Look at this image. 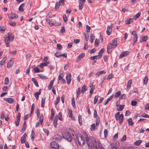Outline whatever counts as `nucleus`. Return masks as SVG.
Masks as SVG:
<instances>
[{"label":"nucleus","instance_id":"obj_1","mask_svg":"<svg viewBox=\"0 0 149 149\" xmlns=\"http://www.w3.org/2000/svg\"><path fill=\"white\" fill-rule=\"evenodd\" d=\"M84 137L85 138L86 143L89 149H105L101 144L100 141L98 140H95L93 137H88L86 133L84 132Z\"/></svg>","mask_w":149,"mask_h":149},{"label":"nucleus","instance_id":"obj_2","mask_svg":"<svg viewBox=\"0 0 149 149\" xmlns=\"http://www.w3.org/2000/svg\"><path fill=\"white\" fill-rule=\"evenodd\" d=\"M67 132H63L62 134L63 137L67 141L71 142L74 136V132L70 128L67 129Z\"/></svg>","mask_w":149,"mask_h":149},{"label":"nucleus","instance_id":"obj_3","mask_svg":"<svg viewBox=\"0 0 149 149\" xmlns=\"http://www.w3.org/2000/svg\"><path fill=\"white\" fill-rule=\"evenodd\" d=\"M77 140L78 141L79 144L83 146L84 145V140L83 138L81 136H79L77 137Z\"/></svg>","mask_w":149,"mask_h":149},{"label":"nucleus","instance_id":"obj_4","mask_svg":"<svg viewBox=\"0 0 149 149\" xmlns=\"http://www.w3.org/2000/svg\"><path fill=\"white\" fill-rule=\"evenodd\" d=\"M114 45H112L111 43H109L107 46V52L109 54L112 51V48H115Z\"/></svg>","mask_w":149,"mask_h":149},{"label":"nucleus","instance_id":"obj_5","mask_svg":"<svg viewBox=\"0 0 149 149\" xmlns=\"http://www.w3.org/2000/svg\"><path fill=\"white\" fill-rule=\"evenodd\" d=\"M50 144L52 149H55L59 148L58 144L54 141L51 142Z\"/></svg>","mask_w":149,"mask_h":149},{"label":"nucleus","instance_id":"obj_6","mask_svg":"<svg viewBox=\"0 0 149 149\" xmlns=\"http://www.w3.org/2000/svg\"><path fill=\"white\" fill-rule=\"evenodd\" d=\"M18 17V15L15 13H12L10 14V16H8V18L11 19H16Z\"/></svg>","mask_w":149,"mask_h":149},{"label":"nucleus","instance_id":"obj_7","mask_svg":"<svg viewBox=\"0 0 149 149\" xmlns=\"http://www.w3.org/2000/svg\"><path fill=\"white\" fill-rule=\"evenodd\" d=\"M113 24H111L110 26H107L106 32L107 34L108 35H110L111 33L112 32V28L113 27Z\"/></svg>","mask_w":149,"mask_h":149},{"label":"nucleus","instance_id":"obj_8","mask_svg":"<svg viewBox=\"0 0 149 149\" xmlns=\"http://www.w3.org/2000/svg\"><path fill=\"white\" fill-rule=\"evenodd\" d=\"M129 52L127 51L122 52L120 54L119 58H121L123 57L126 56L129 54Z\"/></svg>","mask_w":149,"mask_h":149},{"label":"nucleus","instance_id":"obj_9","mask_svg":"<svg viewBox=\"0 0 149 149\" xmlns=\"http://www.w3.org/2000/svg\"><path fill=\"white\" fill-rule=\"evenodd\" d=\"M4 42L5 44L6 45V46L7 47H8L10 46V45H9V42L10 41H11L10 40V39L8 38L6 36H5L4 37Z\"/></svg>","mask_w":149,"mask_h":149},{"label":"nucleus","instance_id":"obj_10","mask_svg":"<svg viewBox=\"0 0 149 149\" xmlns=\"http://www.w3.org/2000/svg\"><path fill=\"white\" fill-rule=\"evenodd\" d=\"M3 100L5 101L10 104L13 103L14 102V99L11 98H3Z\"/></svg>","mask_w":149,"mask_h":149},{"label":"nucleus","instance_id":"obj_11","mask_svg":"<svg viewBox=\"0 0 149 149\" xmlns=\"http://www.w3.org/2000/svg\"><path fill=\"white\" fill-rule=\"evenodd\" d=\"M71 74H67L66 77V79L67 80V83L69 85L71 82Z\"/></svg>","mask_w":149,"mask_h":149},{"label":"nucleus","instance_id":"obj_12","mask_svg":"<svg viewBox=\"0 0 149 149\" xmlns=\"http://www.w3.org/2000/svg\"><path fill=\"white\" fill-rule=\"evenodd\" d=\"M27 134L26 133H25L23 136H22L21 137V143H23L26 142L25 140L27 136Z\"/></svg>","mask_w":149,"mask_h":149},{"label":"nucleus","instance_id":"obj_13","mask_svg":"<svg viewBox=\"0 0 149 149\" xmlns=\"http://www.w3.org/2000/svg\"><path fill=\"white\" fill-rule=\"evenodd\" d=\"M13 60L12 59L10 60L7 63V68H10L13 65Z\"/></svg>","mask_w":149,"mask_h":149},{"label":"nucleus","instance_id":"obj_14","mask_svg":"<svg viewBox=\"0 0 149 149\" xmlns=\"http://www.w3.org/2000/svg\"><path fill=\"white\" fill-rule=\"evenodd\" d=\"M53 139L58 141H60L62 139V137L59 135L56 134L54 136Z\"/></svg>","mask_w":149,"mask_h":149},{"label":"nucleus","instance_id":"obj_15","mask_svg":"<svg viewBox=\"0 0 149 149\" xmlns=\"http://www.w3.org/2000/svg\"><path fill=\"white\" fill-rule=\"evenodd\" d=\"M11 41H13L14 38V35L11 33H8V35H6Z\"/></svg>","mask_w":149,"mask_h":149},{"label":"nucleus","instance_id":"obj_16","mask_svg":"<svg viewBox=\"0 0 149 149\" xmlns=\"http://www.w3.org/2000/svg\"><path fill=\"white\" fill-rule=\"evenodd\" d=\"M79 9L81 10L83 8V3H84V0H79Z\"/></svg>","mask_w":149,"mask_h":149},{"label":"nucleus","instance_id":"obj_17","mask_svg":"<svg viewBox=\"0 0 149 149\" xmlns=\"http://www.w3.org/2000/svg\"><path fill=\"white\" fill-rule=\"evenodd\" d=\"M68 113L69 114V117L71 118L73 120H75V118L73 116L72 110L71 109L68 110Z\"/></svg>","mask_w":149,"mask_h":149},{"label":"nucleus","instance_id":"obj_18","mask_svg":"<svg viewBox=\"0 0 149 149\" xmlns=\"http://www.w3.org/2000/svg\"><path fill=\"white\" fill-rule=\"evenodd\" d=\"M148 37L146 36H142L140 39V42H146L148 40Z\"/></svg>","mask_w":149,"mask_h":149},{"label":"nucleus","instance_id":"obj_19","mask_svg":"<svg viewBox=\"0 0 149 149\" xmlns=\"http://www.w3.org/2000/svg\"><path fill=\"white\" fill-rule=\"evenodd\" d=\"M117 38H116L113 39L111 43V44L112 45H115V47L116 48L117 46Z\"/></svg>","mask_w":149,"mask_h":149},{"label":"nucleus","instance_id":"obj_20","mask_svg":"<svg viewBox=\"0 0 149 149\" xmlns=\"http://www.w3.org/2000/svg\"><path fill=\"white\" fill-rule=\"evenodd\" d=\"M41 89H40L39 90V92H36L34 94L35 97H36L37 100H38V95L40 94L41 93Z\"/></svg>","mask_w":149,"mask_h":149},{"label":"nucleus","instance_id":"obj_21","mask_svg":"<svg viewBox=\"0 0 149 149\" xmlns=\"http://www.w3.org/2000/svg\"><path fill=\"white\" fill-rule=\"evenodd\" d=\"M123 114H121L118 116V119L120 124H121L123 121Z\"/></svg>","mask_w":149,"mask_h":149},{"label":"nucleus","instance_id":"obj_22","mask_svg":"<svg viewBox=\"0 0 149 149\" xmlns=\"http://www.w3.org/2000/svg\"><path fill=\"white\" fill-rule=\"evenodd\" d=\"M58 119V116L57 115H56L55 117V118L53 122V125L55 127H56Z\"/></svg>","mask_w":149,"mask_h":149},{"label":"nucleus","instance_id":"obj_23","mask_svg":"<svg viewBox=\"0 0 149 149\" xmlns=\"http://www.w3.org/2000/svg\"><path fill=\"white\" fill-rule=\"evenodd\" d=\"M102 56L101 55H96L94 56H92L91 58L92 60H94L95 59H97L98 58H101Z\"/></svg>","mask_w":149,"mask_h":149},{"label":"nucleus","instance_id":"obj_24","mask_svg":"<svg viewBox=\"0 0 149 149\" xmlns=\"http://www.w3.org/2000/svg\"><path fill=\"white\" fill-rule=\"evenodd\" d=\"M46 21L47 22V23L49 24V25L50 26L52 27L54 26V21H53V22H52V21H51L49 19H46Z\"/></svg>","mask_w":149,"mask_h":149},{"label":"nucleus","instance_id":"obj_25","mask_svg":"<svg viewBox=\"0 0 149 149\" xmlns=\"http://www.w3.org/2000/svg\"><path fill=\"white\" fill-rule=\"evenodd\" d=\"M84 57V53H83L80 54L77 57V61H79L81 60V59L83 58Z\"/></svg>","mask_w":149,"mask_h":149},{"label":"nucleus","instance_id":"obj_26","mask_svg":"<svg viewBox=\"0 0 149 149\" xmlns=\"http://www.w3.org/2000/svg\"><path fill=\"white\" fill-rule=\"evenodd\" d=\"M37 75L40 78L42 79H47L48 78V77L47 76L42 74H38Z\"/></svg>","mask_w":149,"mask_h":149},{"label":"nucleus","instance_id":"obj_27","mask_svg":"<svg viewBox=\"0 0 149 149\" xmlns=\"http://www.w3.org/2000/svg\"><path fill=\"white\" fill-rule=\"evenodd\" d=\"M45 101V97L42 98V100H41V107L42 108H43L44 107Z\"/></svg>","mask_w":149,"mask_h":149},{"label":"nucleus","instance_id":"obj_28","mask_svg":"<svg viewBox=\"0 0 149 149\" xmlns=\"http://www.w3.org/2000/svg\"><path fill=\"white\" fill-rule=\"evenodd\" d=\"M132 82V80L131 79L129 80L127 82V87L128 90H129L131 87Z\"/></svg>","mask_w":149,"mask_h":149},{"label":"nucleus","instance_id":"obj_29","mask_svg":"<svg viewBox=\"0 0 149 149\" xmlns=\"http://www.w3.org/2000/svg\"><path fill=\"white\" fill-rule=\"evenodd\" d=\"M32 81H33V82L35 85L37 87H38L39 86L38 84V82L34 78H33L31 79Z\"/></svg>","mask_w":149,"mask_h":149},{"label":"nucleus","instance_id":"obj_30","mask_svg":"<svg viewBox=\"0 0 149 149\" xmlns=\"http://www.w3.org/2000/svg\"><path fill=\"white\" fill-rule=\"evenodd\" d=\"M141 14V13L140 12H139L137 14L135 15L134 16V19L135 20H136L140 16Z\"/></svg>","mask_w":149,"mask_h":149},{"label":"nucleus","instance_id":"obj_31","mask_svg":"<svg viewBox=\"0 0 149 149\" xmlns=\"http://www.w3.org/2000/svg\"><path fill=\"white\" fill-rule=\"evenodd\" d=\"M133 20L132 18H130L125 21V24H130L133 22Z\"/></svg>","mask_w":149,"mask_h":149},{"label":"nucleus","instance_id":"obj_32","mask_svg":"<svg viewBox=\"0 0 149 149\" xmlns=\"http://www.w3.org/2000/svg\"><path fill=\"white\" fill-rule=\"evenodd\" d=\"M24 6V4L23 3L19 7V9L20 11L23 12L24 10V9L23 8V7Z\"/></svg>","mask_w":149,"mask_h":149},{"label":"nucleus","instance_id":"obj_33","mask_svg":"<svg viewBox=\"0 0 149 149\" xmlns=\"http://www.w3.org/2000/svg\"><path fill=\"white\" fill-rule=\"evenodd\" d=\"M138 37L137 35H135V36H134L133 39V45H134L135 43L137 41Z\"/></svg>","mask_w":149,"mask_h":149},{"label":"nucleus","instance_id":"obj_34","mask_svg":"<svg viewBox=\"0 0 149 149\" xmlns=\"http://www.w3.org/2000/svg\"><path fill=\"white\" fill-rule=\"evenodd\" d=\"M128 125H133L134 123L132 121V118H130L127 120Z\"/></svg>","mask_w":149,"mask_h":149},{"label":"nucleus","instance_id":"obj_35","mask_svg":"<svg viewBox=\"0 0 149 149\" xmlns=\"http://www.w3.org/2000/svg\"><path fill=\"white\" fill-rule=\"evenodd\" d=\"M6 57H4L3 59H2L0 62V65H2L4 64L5 61L6 60Z\"/></svg>","mask_w":149,"mask_h":149},{"label":"nucleus","instance_id":"obj_36","mask_svg":"<svg viewBox=\"0 0 149 149\" xmlns=\"http://www.w3.org/2000/svg\"><path fill=\"white\" fill-rule=\"evenodd\" d=\"M90 87H91V89L90 91V96H91L93 93V90L95 88L93 86L92 84H91V86H90Z\"/></svg>","mask_w":149,"mask_h":149},{"label":"nucleus","instance_id":"obj_37","mask_svg":"<svg viewBox=\"0 0 149 149\" xmlns=\"http://www.w3.org/2000/svg\"><path fill=\"white\" fill-rule=\"evenodd\" d=\"M148 79L147 76L145 77L144 78L143 80V84L144 85H146L147 84Z\"/></svg>","mask_w":149,"mask_h":149},{"label":"nucleus","instance_id":"obj_38","mask_svg":"<svg viewBox=\"0 0 149 149\" xmlns=\"http://www.w3.org/2000/svg\"><path fill=\"white\" fill-rule=\"evenodd\" d=\"M95 128V123L91 125L90 129L91 131L94 130Z\"/></svg>","mask_w":149,"mask_h":149},{"label":"nucleus","instance_id":"obj_39","mask_svg":"<svg viewBox=\"0 0 149 149\" xmlns=\"http://www.w3.org/2000/svg\"><path fill=\"white\" fill-rule=\"evenodd\" d=\"M81 93V90L80 88H78L76 93V95L77 97H78L79 96Z\"/></svg>","mask_w":149,"mask_h":149},{"label":"nucleus","instance_id":"obj_40","mask_svg":"<svg viewBox=\"0 0 149 149\" xmlns=\"http://www.w3.org/2000/svg\"><path fill=\"white\" fill-rule=\"evenodd\" d=\"M78 120L79 123L80 125H81L82 121L81 119V116L80 114H79V115Z\"/></svg>","mask_w":149,"mask_h":149},{"label":"nucleus","instance_id":"obj_41","mask_svg":"<svg viewBox=\"0 0 149 149\" xmlns=\"http://www.w3.org/2000/svg\"><path fill=\"white\" fill-rule=\"evenodd\" d=\"M72 104L74 108L75 107V100L74 97H73L72 99Z\"/></svg>","mask_w":149,"mask_h":149},{"label":"nucleus","instance_id":"obj_42","mask_svg":"<svg viewBox=\"0 0 149 149\" xmlns=\"http://www.w3.org/2000/svg\"><path fill=\"white\" fill-rule=\"evenodd\" d=\"M34 104L33 103L31 107V111L30 113V116L33 113V112L34 110Z\"/></svg>","mask_w":149,"mask_h":149},{"label":"nucleus","instance_id":"obj_43","mask_svg":"<svg viewBox=\"0 0 149 149\" xmlns=\"http://www.w3.org/2000/svg\"><path fill=\"white\" fill-rule=\"evenodd\" d=\"M34 132L33 130H32L31 132V139H32V140L33 141V139L34 138Z\"/></svg>","mask_w":149,"mask_h":149},{"label":"nucleus","instance_id":"obj_44","mask_svg":"<svg viewBox=\"0 0 149 149\" xmlns=\"http://www.w3.org/2000/svg\"><path fill=\"white\" fill-rule=\"evenodd\" d=\"M99 97V96L98 95H96L95 96L94 100V104H95L97 102L98 100V99Z\"/></svg>","mask_w":149,"mask_h":149},{"label":"nucleus","instance_id":"obj_45","mask_svg":"<svg viewBox=\"0 0 149 149\" xmlns=\"http://www.w3.org/2000/svg\"><path fill=\"white\" fill-rule=\"evenodd\" d=\"M105 73V72L104 70L101 71H100V72L97 73L95 75L96 76H99V75H101L103 73Z\"/></svg>","mask_w":149,"mask_h":149},{"label":"nucleus","instance_id":"obj_46","mask_svg":"<svg viewBox=\"0 0 149 149\" xmlns=\"http://www.w3.org/2000/svg\"><path fill=\"white\" fill-rule=\"evenodd\" d=\"M121 93V91H118L115 93L114 95V97H118L120 95Z\"/></svg>","mask_w":149,"mask_h":149},{"label":"nucleus","instance_id":"obj_47","mask_svg":"<svg viewBox=\"0 0 149 149\" xmlns=\"http://www.w3.org/2000/svg\"><path fill=\"white\" fill-rule=\"evenodd\" d=\"M142 142L141 140H138L136 141L134 143V144L136 146H139Z\"/></svg>","mask_w":149,"mask_h":149},{"label":"nucleus","instance_id":"obj_48","mask_svg":"<svg viewBox=\"0 0 149 149\" xmlns=\"http://www.w3.org/2000/svg\"><path fill=\"white\" fill-rule=\"evenodd\" d=\"M64 75L63 74V73H60V75L58 77V80H61L63 79V77Z\"/></svg>","mask_w":149,"mask_h":149},{"label":"nucleus","instance_id":"obj_49","mask_svg":"<svg viewBox=\"0 0 149 149\" xmlns=\"http://www.w3.org/2000/svg\"><path fill=\"white\" fill-rule=\"evenodd\" d=\"M9 79L7 77H6L5 79L4 84L5 85H8L9 83Z\"/></svg>","mask_w":149,"mask_h":149},{"label":"nucleus","instance_id":"obj_50","mask_svg":"<svg viewBox=\"0 0 149 149\" xmlns=\"http://www.w3.org/2000/svg\"><path fill=\"white\" fill-rule=\"evenodd\" d=\"M53 83L50 82L48 87L49 90H51V89L53 87Z\"/></svg>","mask_w":149,"mask_h":149},{"label":"nucleus","instance_id":"obj_51","mask_svg":"<svg viewBox=\"0 0 149 149\" xmlns=\"http://www.w3.org/2000/svg\"><path fill=\"white\" fill-rule=\"evenodd\" d=\"M100 42V41L99 40H97V39H96L95 41V46L96 47L97 46L99 45Z\"/></svg>","mask_w":149,"mask_h":149},{"label":"nucleus","instance_id":"obj_52","mask_svg":"<svg viewBox=\"0 0 149 149\" xmlns=\"http://www.w3.org/2000/svg\"><path fill=\"white\" fill-rule=\"evenodd\" d=\"M95 39V37L94 36L93 34H91V43H92L94 39Z\"/></svg>","mask_w":149,"mask_h":149},{"label":"nucleus","instance_id":"obj_53","mask_svg":"<svg viewBox=\"0 0 149 149\" xmlns=\"http://www.w3.org/2000/svg\"><path fill=\"white\" fill-rule=\"evenodd\" d=\"M33 70L36 73L39 72H40V70L37 67L33 68Z\"/></svg>","mask_w":149,"mask_h":149},{"label":"nucleus","instance_id":"obj_54","mask_svg":"<svg viewBox=\"0 0 149 149\" xmlns=\"http://www.w3.org/2000/svg\"><path fill=\"white\" fill-rule=\"evenodd\" d=\"M125 105H120L119 106V109L118 110L119 111H122L124 109Z\"/></svg>","mask_w":149,"mask_h":149},{"label":"nucleus","instance_id":"obj_55","mask_svg":"<svg viewBox=\"0 0 149 149\" xmlns=\"http://www.w3.org/2000/svg\"><path fill=\"white\" fill-rule=\"evenodd\" d=\"M44 66H46V64L45 63H40L39 65V67L41 68H42Z\"/></svg>","mask_w":149,"mask_h":149},{"label":"nucleus","instance_id":"obj_56","mask_svg":"<svg viewBox=\"0 0 149 149\" xmlns=\"http://www.w3.org/2000/svg\"><path fill=\"white\" fill-rule=\"evenodd\" d=\"M86 32L88 33L89 32L91 29V27L88 25H86Z\"/></svg>","mask_w":149,"mask_h":149},{"label":"nucleus","instance_id":"obj_57","mask_svg":"<svg viewBox=\"0 0 149 149\" xmlns=\"http://www.w3.org/2000/svg\"><path fill=\"white\" fill-rule=\"evenodd\" d=\"M63 19H64V20L65 22H66L68 21V18L67 16L65 14H64L63 15Z\"/></svg>","mask_w":149,"mask_h":149},{"label":"nucleus","instance_id":"obj_58","mask_svg":"<svg viewBox=\"0 0 149 149\" xmlns=\"http://www.w3.org/2000/svg\"><path fill=\"white\" fill-rule=\"evenodd\" d=\"M60 101V99L59 98H57L54 102V104L55 105H56Z\"/></svg>","mask_w":149,"mask_h":149},{"label":"nucleus","instance_id":"obj_59","mask_svg":"<svg viewBox=\"0 0 149 149\" xmlns=\"http://www.w3.org/2000/svg\"><path fill=\"white\" fill-rule=\"evenodd\" d=\"M58 118L59 119L62 121L63 120L62 119V116L61 113V112H59L58 113Z\"/></svg>","mask_w":149,"mask_h":149},{"label":"nucleus","instance_id":"obj_60","mask_svg":"<svg viewBox=\"0 0 149 149\" xmlns=\"http://www.w3.org/2000/svg\"><path fill=\"white\" fill-rule=\"evenodd\" d=\"M120 115V113L119 112H117L115 115V117L117 120H119L118 116Z\"/></svg>","mask_w":149,"mask_h":149},{"label":"nucleus","instance_id":"obj_61","mask_svg":"<svg viewBox=\"0 0 149 149\" xmlns=\"http://www.w3.org/2000/svg\"><path fill=\"white\" fill-rule=\"evenodd\" d=\"M65 31V28L64 26H63L62 27L60 32L61 33H63Z\"/></svg>","mask_w":149,"mask_h":149},{"label":"nucleus","instance_id":"obj_62","mask_svg":"<svg viewBox=\"0 0 149 149\" xmlns=\"http://www.w3.org/2000/svg\"><path fill=\"white\" fill-rule=\"evenodd\" d=\"M57 48L59 50H61L62 48L61 45L60 44H57Z\"/></svg>","mask_w":149,"mask_h":149},{"label":"nucleus","instance_id":"obj_63","mask_svg":"<svg viewBox=\"0 0 149 149\" xmlns=\"http://www.w3.org/2000/svg\"><path fill=\"white\" fill-rule=\"evenodd\" d=\"M58 2L60 5H63L65 3V0H61Z\"/></svg>","mask_w":149,"mask_h":149},{"label":"nucleus","instance_id":"obj_64","mask_svg":"<svg viewBox=\"0 0 149 149\" xmlns=\"http://www.w3.org/2000/svg\"><path fill=\"white\" fill-rule=\"evenodd\" d=\"M137 104V102L136 101L133 100L131 102V104L133 106H135Z\"/></svg>","mask_w":149,"mask_h":149}]
</instances>
